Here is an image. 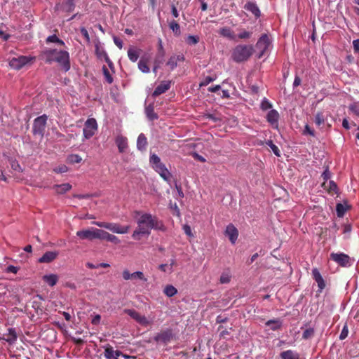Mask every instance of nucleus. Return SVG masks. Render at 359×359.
<instances>
[{"label":"nucleus","mask_w":359,"mask_h":359,"mask_svg":"<svg viewBox=\"0 0 359 359\" xmlns=\"http://www.w3.org/2000/svg\"><path fill=\"white\" fill-rule=\"evenodd\" d=\"M99 231V229H83L78 231L76 232V236L83 240L87 239L92 241L93 239H98Z\"/></svg>","instance_id":"12"},{"label":"nucleus","mask_w":359,"mask_h":359,"mask_svg":"<svg viewBox=\"0 0 359 359\" xmlns=\"http://www.w3.org/2000/svg\"><path fill=\"white\" fill-rule=\"evenodd\" d=\"M58 279V276L53 273L43 276V280L50 287L55 286L57 284Z\"/></svg>","instance_id":"31"},{"label":"nucleus","mask_w":359,"mask_h":359,"mask_svg":"<svg viewBox=\"0 0 359 359\" xmlns=\"http://www.w3.org/2000/svg\"><path fill=\"white\" fill-rule=\"evenodd\" d=\"M145 111L149 120L153 121L158 118V115L154 112L152 105L147 106L145 109Z\"/></svg>","instance_id":"39"},{"label":"nucleus","mask_w":359,"mask_h":359,"mask_svg":"<svg viewBox=\"0 0 359 359\" xmlns=\"http://www.w3.org/2000/svg\"><path fill=\"white\" fill-rule=\"evenodd\" d=\"M252 34V32H248L246 30H244L243 29L238 34V38L239 39H250L251 37Z\"/></svg>","instance_id":"48"},{"label":"nucleus","mask_w":359,"mask_h":359,"mask_svg":"<svg viewBox=\"0 0 359 359\" xmlns=\"http://www.w3.org/2000/svg\"><path fill=\"white\" fill-rule=\"evenodd\" d=\"M315 333L314 329L312 327L307 328L302 334V339H309L313 337Z\"/></svg>","instance_id":"45"},{"label":"nucleus","mask_w":359,"mask_h":359,"mask_svg":"<svg viewBox=\"0 0 359 359\" xmlns=\"http://www.w3.org/2000/svg\"><path fill=\"white\" fill-rule=\"evenodd\" d=\"M266 121L275 129L278 128L279 114L276 109L270 110L266 115Z\"/></svg>","instance_id":"15"},{"label":"nucleus","mask_w":359,"mask_h":359,"mask_svg":"<svg viewBox=\"0 0 359 359\" xmlns=\"http://www.w3.org/2000/svg\"><path fill=\"white\" fill-rule=\"evenodd\" d=\"M170 29L173 32L175 36H180L181 34L180 26L177 21L172 20L169 23Z\"/></svg>","instance_id":"40"},{"label":"nucleus","mask_w":359,"mask_h":359,"mask_svg":"<svg viewBox=\"0 0 359 359\" xmlns=\"http://www.w3.org/2000/svg\"><path fill=\"white\" fill-rule=\"evenodd\" d=\"M11 168L13 170L18 172H22V168L17 161H13L11 163Z\"/></svg>","instance_id":"57"},{"label":"nucleus","mask_w":359,"mask_h":359,"mask_svg":"<svg viewBox=\"0 0 359 359\" xmlns=\"http://www.w3.org/2000/svg\"><path fill=\"white\" fill-rule=\"evenodd\" d=\"M273 331L280 330L282 327V321L280 319H273L268 320L266 324Z\"/></svg>","instance_id":"33"},{"label":"nucleus","mask_w":359,"mask_h":359,"mask_svg":"<svg viewBox=\"0 0 359 359\" xmlns=\"http://www.w3.org/2000/svg\"><path fill=\"white\" fill-rule=\"evenodd\" d=\"M163 293L168 297H172L177 293V290L172 285H167L163 289Z\"/></svg>","instance_id":"37"},{"label":"nucleus","mask_w":359,"mask_h":359,"mask_svg":"<svg viewBox=\"0 0 359 359\" xmlns=\"http://www.w3.org/2000/svg\"><path fill=\"white\" fill-rule=\"evenodd\" d=\"M184 57L183 55H172L168 60L166 65L171 70H173L177 66L179 61H184Z\"/></svg>","instance_id":"23"},{"label":"nucleus","mask_w":359,"mask_h":359,"mask_svg":"<svg viewBox=\"0 0 359 359\" xmlns=\"http://www.w3.org/2000/svg\"><path fill=\"white\" fill-rule=\"evenodd\" d=\"M192 156L194 157V158L195 160H197V161H200V162L204 163V162H205V161H206L205 158L203 156H202L199 155V154H197L196 152H194V153L192 154Z\"/></svg>","instance_id":"61"},{"label":"nucleus","mask_w":359,"mask_h":359,"mask_svg":"<svg viewBox=\"0 0 359 359\" xmlns=\"http://www.w3.org/2000/svg\"><path fill=\"white\" fill-rule=\"evenodd\" d=\"M330 258L341 266L346 267L351 265V258L346 254L332 252L330 254Z\"/></svg>","instance_id":"11"},{"label":"nucleus","mask_w":359,"mask_h":359,"mask_svg":"<svg viewBox=\"0 0 359 359\" xmlns=\"http://www.w3.org/2000/svg\"><path fill=\"white\" fill-rule=\"evenodd\" d=\"M32 60V57L21 55L11 59L9 61V65L12 69L19 70Z\"/></svg>","instance_id":"10"},{"label":"nucleus","mask_w":359,"mask_h":359,"mask_svg":"<svg viewBox=\"0 0 359 359\" xmlns=\"http://www.w3.org/2000/svg\"><path fill=\"white\" fill-rule=\"evenodd\" d=\"M104 356L105 359H128L129 355L123 354L119 350H114V347L107 344L104 347Z\"/></svg>","instance_id":"9"},{"label":"nucleus","mask_w":359,"mask_h":359,"mask_svg":"<svg viewBox=\"0 0 359 359\" xmlns=\"http://www.w3.org/2000/svg\"><path fill=\"white\" fill-rule=\"evenodd\" d=\"M53 189L58 194H63L69 191L72 189V185L69 183H65L62 184H55Z\"/></svg>","instance_id":"30"},{"label":"nucleus","mask_w":359,"mask_h":359,"mask_svg":"<svg viewBox=\"0 0 359 359\" xmlns=\"http://www.w3.org/2000/svg\"><path fill=\"white\" fill-rule=\"evenodd\" d=\"M160 176L166 182H170L172 178V174L167 169L165 165H164L163 168H159V169L156 171Z\"/></svg>","instance_id":"34"},{"label":"nucleus","mask_w":359,"mask_h":359,"mask_svg":"<svg viewBox=\"0 0 359 359\" xmlns=\"http://www.w3.org/2000/svg\"><path fill=\"white\" fill-rule=\"evenodd\" d=\"M95 54L98 58L102 59L104 58L105 62L109 65V67L112 65L111 61L110 60L107 52L104 50L103 48L100 47L99 45L95 46Z\"/></svg>","instance_id":"21"},{"label":"nucleus","mask_w":359,"mask_h":359,"mask_svg":"<svg viewBox=\"0 0 359 359\" xmlns=\"http://www.w3.org/2000/svg\"><path fill=\"white\" fill-rule=\"evenodd\" d=\"M97 130V121L94 118H88L83 129V137L86 140L91 138Z\"/></svg>","instance_id":"6"},{"label":"nucleus","mask_w":359,"mask_h":359,"mask_svg":"<svg viewBox=\"0 0 359 359\" xmlns=\"http://www.w3.org/2000/svg\"><path fill=\"white\" fill-rule=\"evenodd\" d=\"M71 341H72L76 345L81 346L84 344V340L81 338H76L75 337H70Z\"/></svg>","instance_id":"56"},{"label":"nucleus","mask_w":359,"mask_h":359,"mask_svg":"<svg viewBox=\"0 0 359 359\" xmlns=\"http://www.w3.org/2000/svg\"><path fill=\"white\" fill-rule=\"evenodd\" d=\"M244 8L248 11L251 12L257 18L260 16V11L256 4L253 2H248L245 5Z\"/></svg>","instance_id":"32"},{"label":"nucleus","mask_w":359,"mask_h":359,"mask_svg":"<svg viewBox=\"0 0 359 359\" xmlns=\"http://www.w3.org/2000/svg\"><path fill=\"white\" fill-rule=\"evenodd\" d=\"M46 43H56L60 46H65V42L62 39H59L55 34L48 36L46 39Z\"/></svg>","instance_id":"41"},{"label":"nucleus","mask_w":359,"mask_h":359,"mask_svg":"<svg viewBox=\"0 0 359 359\" xmlns=\"http://www.w3.org/2000/svg\"><path fill=\"white\" fill-rule=\"evenodd\" d=\"M122 276L125 280H140L143 282L147 281V278L145 277L144 274L141 271H135L133 273H130L128 269H125L122 272Z\"/></svg>","instance_id":"13"},{"label":"nucleus","mask_w":359,"mask_h":359,"mask_svg":"<svg viewBox=\"0 0 359 359\" xmlns=\"http://www.w3.org/2000/svg\"><path fill=\"white\" fill-rule=\"evenodd\" d=\"M98 232H99L98 239L105 240L109 242L113 243L114 244H118L121 242L117 236H116L113 234H110L107 231L100 229V231Z\"/></svg>","instance_id":"17"},{"label":"nucleus","mask_w":359,"mask_h":359,"mask_svg":"<svg viewBox=\"0 0 359 359\" xmlns=\"http://www.w3.org/2000/svg\"><path fill=\"white\" fill-rule=\"evenodd\" d=\"M171 86L170 81H162L154 90L152 96L156 97L168 90Z\"/></svg>","instance_id":"16"},{"label":"nucleus","mask_w":359,"mask_h":359,"mask_svg":"<svg viewBox=\"0 0 359 359\" xmlns=\"http://www.w3.org/2000/svg\"><path fill=\"white\" fill-rule=\"evenodd\" d=\"M225 234L229 237L231 243L234 244L238 238V232L237 229L230 224L226 228Z\"/></svg>","instance_id":"18"},{"label":"nucleus","mask_w":359,"mask_h":359,"mask_svg":"<svg viewBox=\"0 0 359 359\" xmlns=\"http://www.w3.org/2000/svg\"><path fill=\"white\" fill-rule=\"evenodd\" d=\"M304 135L309 134L311 136H315V131L309 125H306L303 133Z\"/></svg>","instance_id":"53"},{"label":"nucleus","mask_w":359,"mask_h":359,"mask_svg":"<svg viewBox=\"0 0 359 359\" xmlns=\"http://www.w3.org/2000/svg\"><path fill=\"white\" fill-rule=\"evenodd\" d=\"M113 40L116 46L119 48L121 49L123 48V41L121 39H120L117 36H114Z\"/></svg>","instance_id":"60"},{"label":"nucleus","mask_w":359,"mask_h":359,"mask_svg":"<svg viewBox=\"0 0 359 359\" xmlns=\"http://www.w3.org/2000/svg\"><path fill=\"white\" fill-rule=\"evenodd\" d=\"M18 336L14 328H9L8 332L4 334V339L9 344H13L17 340Z\"/></svg>","instance_id":"29"},{"label":"nucleus","mask_w":359,"mask_h":359,"mask_svg":"<svg viewBox=\"0 0 359 359\" xmlns=\"http://www.w3.org/2000/svg\"><path fill=\"white\" fill-rule=\"evenodd\" d=\"M74 1L75 0H65L61 6L57 5L56 8H60L64 12H72L75 8Z\"/></svg>","instance_id":"22"},{"label":"nucleus","mask_w":359,"mask_h":359,"mask_svg":"<svg viewBox=\"0 0 359 359\" xmlns=\"http://www.w3.org/2000/svg\"><path fill=\"white\" fill-rule=\"evenodd\" d=\"M57 252L53 251H48L45 252L41 257L39 258V262L40 263H50L56 259Z\"/></svg>","instance_id":"24"},{"label":"nucleus","mask_w":359,"mask_h":359,"mask_svg":"<svg viewBox=\"0 0 359 359\" xmlns=\"http://www.w3.org/2000/svg\"><path fill=\"white\" fill-rule=\"evenodd\" d=\"M67 170H68V168L65 165L58 166L53 169V171L56 173H64V172H66Z\"/></svg>","instance_id":"52"},{"label":"nucleus","mask_w":359,"mask_h":359,"mask_svg":"<svg viewBox=\"0 0 359 359\" xmlns=\"http://www.w3.org/2000/svg\"><path fill=\"white\" fill-rule=\"evenodd\" d=\"M93 224L100 228H104L113 233L119 234L127 233L130 229V226H121L118 223L94 222Z\"/></svg>","instance_id":"4"},{"label":"nucleus","mask_w":359,"mask_h":359,"mask_svg":"<svg viewBox=\"0 0 359 359\" xmlns=\"http://www.w3.org/2000/svg\"><path fill=\"white\" fill-rule=\"evenodd\" d=\"M47 116L46 115L40 116L34 119L32 130L34 135H39L41 137L43 136Z\"/></svg>","instance_id":"8"},{"label":"nucleus","mask_w":359,"mask_h":359,"mask_svg":"<svg viewBox=\"0 0 359 359\" xmlns=\"http://www.w3.org/2000/svg\"><path fill=\"white\" fill-rule=\"evenodd\" d=\"M346 207L341 203H337L336 206V210L337 216L341 217H343L346 211Z\"/></svg>","instance_id":"46"},{"label":"nucleus","mask_w":359,"mask_h":359,"mask_svg":"<svg viewBox=\"0 0 359 359\" xmlns=\"http://www.w3.org/2000/svg\"><path fill=\"white\" fill-rule=\"evenodd\" d=\"M115 142L120 153H123L128 148V139L121 134L116 136Z\"/></svg>","instance_id":"19"},{"label":"nucleus","mask_w":359,"mask_h":359,"mask_svg":"<svg viewBox=\"0 0 359 359\" xmlns=\"http://www.w3.org/2000/svg\"><path fill=\"white\" fill-rule=\"evenodd\" d=\"M123 312L132 318L140 325L147 327L152 324V320H149L145 316L141 315L135 309H124Z\"/></svg>","instance_id":"5"},{"label":"nucleus","mask_w":359,"mask_h":359,"mask_svg":"<svg viewBox=\"0 0 359 359\" xmlns=\"http://www.w3.org/2000/svg\"><path fill=\"white\" fill-rule=\"evenodd\" d=\"M183 230H184V233H186V235H187L188 236H189V237L194 236L192 231H191V226L189 225L184 224L183 226Z\"/></svg>","instance_id":"55"},{"label":"nucleus","mask_w":359,"mask_h":359,"mask_svg":"<svg viewBox=\"0 0 359 359\" xmlns=\"http://www.w3.org/2000/svg\"><path fill=\"white\" fill-rule=\"evenodd\" d=\"M102 70H103V73H104V75L105 76V79H106V81H107L108 83H111L113 82V78L112 76H111L109 70L107 69V68L106 67H103L102 68Z\"/></svg>","instance_id":"50"},{"label":"nucleus","mask_w":359,"mask_h":359,"mask_svg":"<svg viewBox=\"0 0 359 359\" xmlns=\"http://www.w3.org/2000/svg\"><path fill=\"white\" fill-rule=\"evenodd\" d=\"M147 145V139L146 136L141 133L139 135L137 140V147L139 150L143 151Z\"/></svg>","instance_id":"36"},{"label":"nucleus","mask_w":359,"mask_h":359,"mask_svg":"<svg viewBox=\"0 0 359 359\" xmlns=\"http://www.w3.org/2000/svg\"><path fill=\"white\" fill-rule=\"evenodd\" d=\"M266 144L271 149L272 151L276 156H280V149H278V147L276 145H275L273 144L272 140L266 141Z\"/></svg>","instance_id":"44"},{"label":"nucleus","mask_w":359,"mask_h":359,"mask_svg":"<svg viewBox=\"0 0 359 359\" xmlns=\"http://www.w3.org/2000/svg\"><path fill=\"white\" fill-rule=\"evenodd\" d=\"M141 52V49L130 46L128 50V57L131 62H135L138 60Z\"/></svg>","instance_id":"25"},{"label":"nucleus","mask_w":359,"mask_h":359,"mask_svg":"<svg viewBox=\"0 0 359 359\" xmlns=\"http://www.w3.org/2000/svg\"><path fill=\"white\" fill-rule=\"evenodd\" d=\"M137 223V227L132 234V238L137 241L140 240L142 236H149L151 229L161 231L165 230L163 222L159 221L156 217L152 216L149 213L142 215Z\"/></svg>","instance_id":"1"},{"label":"nucleus","mask_w":359,"mask_h":359,"mask_svg":"<svg viewBox=\"0 0 359 359\" xmlns=\"http://www.w3.org/2000/svg\"><path fill=\"white\" fill-rule=\"evenodd\" d=\"M312 276L313 279L318 283L320 290H323L325 287V283L318 269L315 268L312 270Z\"/></svg>","instance_id":"20"},{"label":"nucleus","mask_w":359,"mask_h":359,"mask_svg":"<svg viewBox=\"0 0 359 359\" xmlns=\"http://www.w3.org/2000/svg\"><path fill=\"white\" fill-rule=\"evenodd\" d=\"M271 107L272 104H271V102L266 98H264L261 102L260 108L263 111H266L271 109Z\"/></svg>","instance_id":"47"},{"label":"nucleus","mask_w":359,"mask_h":359,"mask_svg":"<svg viewBox=\"0 0 359 359\" xmlns=\"http://www.w3.org/2000/svg\"><path fill=\"white\" fill-rule=\"evenodd\" d=\"M325 116L322 111H318L315 116L314 122L318 126H320L325 123Z\"/></svg>","instance_id":"42"},{"label":"nucleus","mask_w":359,"mask_h":359,"mask_svg":"<svg viewBox=\"0 0 359 359\" xmlns=\"http://www.w3.org/2000/svg\"><path fill=\"white\" fill-rule=\"evenodd\" d=\"M172 337V333L170 330L161 331L154 337V341L166 344L169 342Z\"/></svg>","instance_id":"14"},{"label":"nucleus","mask_w":359,"mask_h":359,"mask_svg":"<svg viewBox=\"0 0 359 359\" xmlns=\"http://www.w3.org/2000/svg\"><path fill=\"white\" fill-rule=\"evenodd\" d=\"M219 280H220V283L222 284L228 283L231 280V277L228 274L223 273L220 276Z\"/></svg>","instance_id":"54"},{"label":"nucleus","mask_w":359,"mask_h":359,"mask_svg":"<svg viewBox=\"0 0 359 359\" xmlns=\"http://www.w3.org/2000/svg\"><path fill=\"white\" fill-rule=\"evenodd\" d=\"M138 69L142 73H149L150 72V69L147 64H145L144 59H140L138 62Z\"/></svg>","instance_id":"43"},{"label":"nucleus","mask_w":359,"mask_h":359,"mask_svg":"<svg viewBox=\"0 0 359 359\" xmlns=\"http://www.w3.org/2000/svg\"><path fill=\"white\" fill-rule=\"evenodd\" d=\"M165 55V51L163 46V42L161 39H158V53L156 54L155 59H160L162 60V62L163 61V57Z\"/></svg>","instance_id":"38"},{"label":"nucleus","mask_w":359,"mask_h":359,"mask_svg":"<svg viewBox=\"0 0 359 359\" xmlns=\"http://www.w3.org/2000/svg\"><path fill=\"white\" fill-rule=\"evenodd\" d=\"M162 60L160 59H155L154 60V66L153 67V72L156 73L158 69L160 67V65L162 63Z\"/></svg>","instance_id":"59"},{"label":"nucleus","mask_w":359,"mask_h":359,"mask_svg":"<svg viewBox=\"0 0 359 359\" xmlns=\"http://www.w3.org/2000/svg\"><path fill=\"white\" fill-rule=\"evenodd\" d=\"M81 34L84 36V38L86 39V41L88 42L90 41V36L88 32V30L85 27H81Z\"/></svg>","instance_id":"62"},{"label":"nucleus","mask_w":359,"mask_h":359,"mask_svg":"<svg viewBox=\"0 0 359 359\" xmlns=\"http://www.w3.org/2000/svg\"><path fill=\"white\" fill-rule=\"evenodd\" d=\"M348 327L346 325H345L340 333V335H339V339L340 340H344L345 339L347 336H348Z\"/></svg>","instance_id":"51"},{"label":"nucleus","mask_w":359,"mask_h":359,"mask_svg":"<svg viewBox=\"0 0 359 359\" xmlns=\"http://www.w3.org/2000/svg\"><path fill=\"white\" fill-rule=\"evenodd\" d=\"M100 320H101V316H100V315L97 314V315H95V316L93 318V319H92V320H91V323H92V324H93V325H98V324L100 323Z\"/></svg>","instance_id":"64"},{"label":"nucleus","mask_w":359,"mask_h":359,"mask_svg":"<svg viewBox=\"0 0 359 359\" xmlns=\"http://www.w3.org/2000/svg\"><path fill=\"white\" fill-rule=\"evenodd\" d=\"M149 162L152 168L157 171L159 168H163L165 164L161 161V158L155 154H152L149 158Z\"/></svg>","instance_id":"27"},{"label":"nucleus","mask_w":359,"mask_h":359,"mask_svg":"<svg viewBox=\"0 0 359 359\" xmlns=\"http://www.w3.org/2000/svg\"><path fill=\"white\" fill-rule=\"evenodd\" d=\"M218 32L223 37L227 38L230 40H236V36L234 32L230 27H222L219 30Z\"/></svg>","instance_id":"28"},{"label":"nucleus","mask_w":359,"mask_h":359,"mask_svg":"<svg viewBox=\"0 0 359 359\" xmlns=\"http://www.w3.org/2000/svg\"><path fill=\"white\" fill-rule=\"evenodd\" d=\"M149 162L152 168L157 171L159 168H163L165 164L161 161V158L155 154H152L149 158Z\"/></svg>","instance_id":"26"},{"label":"nucleus","mask_w":359,"mask_h":359,"mask_svg":"<svg viewBox=\"0 0 359 359\" xmlns=\"http://www.w3.org/2000/svg\"><path fill=\"white\" fill-rule=\"evenodd\" d=\"M43 55L45 57L46 62L49 64L57 62L65 72L69 70V54L67 50H58L57 48H48L43 50Z\"/></svg>","instance_id":"2"},{"label":"nucleus","mask_w":359,"mask_h":359,"mask_svg":"<svg viewBox=\"0 0 359 359\" xmlns=\"http://www.w3.org/2000/svg\"><path fill=\"white\" fill-rule=\"evenodd\" d=\"M187 43L189 45H195L199 41V38L196 36L189 35L187 40Z\"/></svg>","instance_id":"49"},{"label":"nucleus","mask_w":359,"mask_h":359,"mask_svg":"<svg viewBox=\"0 0 359 359\" xmlns=\"http://www.w3.org/2000/svg\"><path fill=\"white\" fill-rule=\"evenodd\" d=\"M271 44V41L266 34H262L258 39L255 47L259 50L258 58L262 57Z\"/></svg>","instance_id":"7"},{"label":"nucleus","mask_w":359,"mask_h":359,"mask_svg":"<svg viewBox=\"0 0 359 359\" xmlns=\"http://www.w3.org/2000/svg\"><path fill=\"white\" fill-rule=\"evenodd\" d=\"M254 48L251 45H238L231 54V57L236 62H242L248 60L253 54Z\"/></svg>","instance_id":"3"},{"label":"nucleus","mask_w":359,"mask_h":359,"mask_svg":"<svg viewBox=\"0 0 359 359\" xmlns=\"http://www.w3.org/2000/svg\"><path fill=\"white\" fill-rule=\"evenodd\" d=\"M280 356L281 359H299V354L292 350H287V351H283L280 353Z\"/></svg>","instance_id":"35"},{"label":"nucleus","mask_w":359,"mask_h":359,"mask_svg":"<svg viewBox=\"0 0 359 359\" xmlns=\"http://www.w3.org/2000/svg\"><path fill=\"white\" fill-rule=\"evenodd\" d=\"M337 190V186L333 181L330 182V186H329V192L330 193H336Z\"/></svg>","instance_id":"58"},{"label":"nucleus","mask_w":359,"mask_h":359,"mask_svg":"<svg viewBox=\"0 0 359 359\" xmlns=\"http://www.w3.org/2000/svg\"><path fill=\"white\" fill-rule=\"evenodd\" d=\"M18 271V268L13 265H9L6 269V272L8 273H17Z\"/></svg>","instance_id":"63"}]
</instances>
